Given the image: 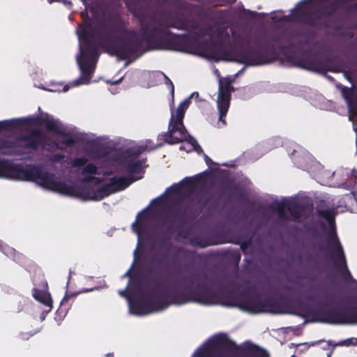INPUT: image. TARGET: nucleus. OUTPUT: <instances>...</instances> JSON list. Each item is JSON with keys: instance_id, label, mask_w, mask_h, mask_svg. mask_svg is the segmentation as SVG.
<instances>
[{"instance_id": "nucleus-1", "label": "nucleus", "mask_w": 357, "mask_h": 357, "mask_svg": "<svg viewBox=\"0 0 357 357\" xmlns=\"http://www.w3.org/2000/svg\"><path fill=\"white\" fill-rule=\"evenodd\" d=\"M128 21L119 12L106 13L96 26L89 17L84 20L77 29L79 39L84 43L83 47L80 46V56L77 58L81 75L70 85L64 86L63 91H68L70 86L90 82L99 57L93 38H96L98 47L105 52L123 59L142 49L143 40L139 38L137 31L128 29Z\"/></svg>"}, {"instance_id": "nucleus-2", "label": "nucleus", "mask_w": 357, "mask_h": 357, "mask_svg": "<svg viewBox=\"0 0 357 357\" xmlns=\"http://www.w3.org/2000/svg\"><path fill=\"white\" fill-rule=\"evenodd\" d=\"M130 13L137 19L141 40L149 50L188 52L202 38L196 31L199 22L183 13L156 10L149 12L139 1L126 2Z\"/></svg>"}, {"instance_id": "nucleus-3", "label": "nucleus", "mask_w": 357, "mask_h": 357, "mask_svg": "<svg viewBox=\"0 0 357 357\" xmlns=\"http://www.w3.org/2000/svg\"><path fill=\"white\" fill-rule=\"evenodd\" d=\"M35 181L44 190L79 199L83 202H98L112 193L123 190L137 180H27Z\"/></svg>"}, {"instance_id": "nucleus-4", "label": "nucleus", "mask_w": 357, "mask_h": 357, "mask_svg": "<svg viewBox=\"0 0 357 357\" xmlns=\"http://www.w3.org/2000/svg\"><path fill=\"white\" fill-rule=\"evenodd\" d=\"M178 282L183 286L184 303H197L205 305H220L239 308L240 293L235 295L231 290L215 293L212 287L214 280L205 271H177Z\"/></svg>"}, {"instance_id": "nucleus-5", "label": "nucleus", "mask_w": 357, "mask_h": 357, "mask_svg": "<svg viewBox=\"0 0 357 357\" xmlns=\"http://www.w3.org/2000/svg\"><path fill=\"white\" fill-rule=\"evenodd\" d=\"M177 271H181V270L176 269L173 273L167 271L165 279L159 277L154 280V285L152 288L153 291L156 289L162 287L169 279H174L172 284L169 285L168 289H164L162 292L157 294L155 298L151 294H146L142 287L138 286L137 291L141 298L139 300L130 302V312L136 315H144L163 310L172 305H185L183 286L179 284V282H176L178 281Z\"/></svg>"}, {"instance_id": "nucleus-6", "label": "nucleus", "mask_w": 357, "mask_h": 357, "mask_svg": "<svg viewBox=\"0 0 357 357\" xmlns=\"http://www.w3.org/2000/svg\"><path fill=\"white\" fill-rule=\"evenodd\" d=\"M168 209L172 212V224L168 225L160 238V247L169 244L174 233L177 239L189 240L195 248H205L213 245L210 234L202 229L197 231L194 224H191L197 218L193 211H188L187 208L172 209V207Z\"/></svg>"}, {"instance_id": "nucleus-7", "label": "nucleus", "mask_w": 357, "mask_h": 357, "mask_svg": "<svg viewBox=\"0 0 357 357\" xmlns=\"http://www.w3.org/2000/svg\"><path fill=\"white\" fill-rule=\"evenodd\" d=\"M208 180H181L179 183H174L166 189L165 192L160 197L153 199L151 202L152 210L159 211L155 215L157 218H162V225L169 222L172 224V212L169 211V207L172 209L187 208L188 211H192L188 206H181V204L186 199H190L197 192V181H207Z\"/></svg>"}, {"instance_id": "nucleus-8", "label": "nucleus", "mask_w": 357, "mask_h": 357, "mask_svg": "<svg viewBox=\"0 0 357 357\" xmlns=\"http://www.w3.org/2000/svg\"><path fill=\"white\" fill-rule=\"evenodd\" d=\"M188 102L185 100L180 103L176 112H172L171 119L168 125V131L162 132L158 136V141H163L168 144H176L185 142L186 144L180 146L179 149L190 152L192 151H202L201 146L197 140L187 131L183 119Z\"/></svg>"}, {"instance_id": "nucleus-9", "label": "nucleus", "mask_w": 357, "mask_h": 357, "mask_svg": "<svg viewBox=\"0 0 357 357\" xmlns=\"http://www.w3.org/2000/svg\"><path fill=\"white\" fill-rule=\"evenodd\" d=\"M224 350L231 355L237 356L240 353L250 354L255 357H269L268 353L257 344L250 343L241 348L227 335L220 334L214 337L209 344L200 351L195 357H212L217 351L218 357H221L220 351Z\"/></svg>"}, {"instance_id": "nucleus-10", "label": "nucleus", "mask_w": 357, "mask_h": 357, "mask_svg": "<svg viewBox=\"0 0 357 357\" xmlns=\"http://www.w3.org/2000/svg\"><path fill=\"white\" fill-rule=\"evenodd\" d=\"M317 213L319 216L324 218L328 222L331 230L328 234V247L332 248L335 258L333 264L337 270H338L344 278H351V273L347 264L346 257L344 253L342 246L339 241L335 230V215L337 211L334 208L317 209Z\"/></svg>"}, {"instance_id": "nucleus-11", "label": "nucleus", "mask_w": 357, "mask_h": 357, "mask_svg": "<svg viewBox=\"0 0 357 357\" xmlns=\"http://www.w3.org/2000/svg\"><path fill=\"white\" fill-rule=\"evenodd\" d=\"M284 299V297L279 299L273 297L262 298L259 293L248 289L240 292L239 309L255 314L264 312L279 313L281 310L280 301Z\"/></svg>"}, {"instance_id": "nucleus-12", "label": "nucleus", "mask_w": 357, "mask_h": 357, "mask_svg": "<svg viewBox=\"0 0 357 357\" xmlns=\"http://www.w3.org/2000/svg\"><path fill=\"white\" fill-rule=\"evenodd\" d=\"M255 45L257 47L256 49L242 46L236 48L234 52V61L245 66H255L270 63L276 59L277 53L274 47L272 50L264 48L260 45L259 39L255 40Z\"/></svg>"}, {"instance_id": "nucleus-13", "label": "nucleus", "mask_w": 357, "mask_h": 357, "mask_svg": "<svg viewBox=\"0 0 357 357\" xmlns=\"http://www.w3.org/2000/svg\"><path fill=\"white\" fill-rule=\"evenodd\" d=\"M307 312L313 317V321L331 324H353V305H337L331 308L319 307Z\"/></svg>"}, {"instance_id": "nucleus-14", "label": "nucleus", "mask_w": 357, "mask_h": 357, "mask_svg": "<svg viewBox=\"0 0 357 357\" xmlns=\"http://www.w3.org/2000/svg\"><path fill=\"white\" fill-rule=\"evenodd\" d=\"M291 158L297 167L307 172L311 175L328 178L335 176L334 171L325 169L324 165L306 150L302 149H294L291 154Z\"/></svg>"}, {"instance_id": "nucleus-15", "label": "nucleus", "mask_w": 357, "mask_h": 357, "mask_svg": "<svg viewBox=\"0 0 357 357\" xmlns=\"http://www.w3.org/2000/svg\"><path fill=\"white\" fill-rule=\"evenodd\" d=\"M7 122L8 126L6 128H0L1 130H12L21 127H24L29 123H31L38 126H45V128L49 132H54L56 130V126L59 124L60 121L48 115L46 116H37L32 119H13L10 120H4L0 121Z\"/></svg>"}, {"instance_id": "nucleus-16", "label": "nucleus", "mask_w": 357, "mask_h": 357, "mask_svg": "<svg viewBox=\"0 0 357 357\" xmlns=\"http://www.w3.org/2000/svg\"><path fill=\"white\" fill-rule=\"evenodd\" d=\"M296 17L303 24L317 29L328 27L327 16L321 9L309 8L307 5L301 6L296 14Z\"/></svg>"}, {"instance_id": "nucleus-17", "label": "nucleus", "mask_w": 357, "mask_h": 357, "mask_svg": "<svg viewBox=\"0 0 357 357\" xmlns=\"http://www.w3.org/2000/svg\"><path fill=\"white\" fill-rule=\"evenodd\" d=\"M92 152L97 157H108L112 165L121 167L123 169L128 160L130 157H135L132 147L125 150H119L111 153V149L108 146H99L96 147Z\"/></svg>"}, {"instance_id": "nucleus-18", "label": "nucleus", "mask_w": 357, "mask_h": 357, "mask_svg": "<svg viewBox=\"0 0 357 357\" xmlns=\"http://www.w3.org/2000/svg\"><path fill=\"white\" fill-rule=\"evenodd\" d=\"M227 169H221L219 167H210L208 169L191 176H185L183 178H243L241 172H238L235 165L227 166Z\"/></svg>"}, {"instance_id": "nucleus-19", "label": "nucleus", "mask_w": 357, "mask_h": 357, "mask_svg": "<svg viewBox=\"0 0 357 357\" xmlns=\"http://www.w3.org/2000/svg\"><path fill=\"white\" fill-rule=\"evenodd\" d=\"M138 158L132 156L126 163L123 171L128 177L114 176L111 178H142L149 165L146 158L142 159H138Z\"/></svg>"}, {"instance_id": "nucleus-20", "label": "nucleus", "mask_w": 357, "mask_h": 357, "mask_svg": "<svg viewBox=\"0 0 357 357\" xmlns=\"http://www.w3.org/2000/svg\"><path fill=\"white\" fill-rule=\"evenodd\" d=\"M234 87L229 82L225 84H220L219 87L218 109L219 112V122L222 126H226V116L230 106L231 93Z\"/></svg>"}, {"instance_id": "nucleus-21", "label": "nucleus", "mask_w": 357, "mask_h": 357, "mask_svg": "<svg viewBox=\"0 0 357 357\" xmlns=\"http://www.w3.org/2000/svg\"><path fill=\"white\" fill-rule=\"evenodd\" d=\"M47 137L43 131L38 128H33L26 135L20 136L17 142H24V148L37 151L40 146H45Z\"/></svg>"}, {"instance_id": "nucleus-22", "label": "nucleus", "mask_w": 357, "mask_h": 357, "mask_svg": "<svg viewBox=\"0 0 357 357\" xmlns=\"http://www.w3.org/2000/svg\"><path fill=\"white\" fill-rule=\"evenodd\" d=\"M39 286L42 288V289L33 288L32 289V296L36 301L41 303L46 307H48V310L44 311V312L47 314L52 310L53 303L51 295L47 291V282L45 280H43Z\"/></svg>"}, {"instance_id": "nucleus-23", "label": "nucleus", "mask_w": 357, "mask_h": 357, "mask_svg": "<svg viewBox=\"0 0 357 357\" xmlns=\"http://www.w3.org/2000/svg\"><path fill=\"white\" fill-rule=\"evenodd\" d=\"M211 199V190L207 188L204 183L200 184V181H197V188L194 199L202 206L206 207Z\"/></svg>"}, {"instance_id": "nucleus-24", "label": "nucleus", "mask_w": 357, "mask_h": 357, "mask_svg": "<svg viewBox=\"0 0 357 357\" xmlns=\"http://www.w3.org/2000/svg\"><path fill=\"white\" fill-rule=\"evenodd\" d=\"M308 68L314 70L317 72L330 71L333 73H339L338 67L333 66L331 60L325 61L320 60H314L307 62Z\"/></svg>"}, {"instance_id": "nucleus-25", "label": "nucleus", "mask_w": 357, "mask_h": 357, "mask_svg": "<svg viewBox=\"0 0 357 357\" xmlns=\"http://www.w3.org/2000/svg\"><path fill=\"white\" fill-rule=\"evenodd\" d=\"M163 143H160L158 144H154L153 142L150 139L146 140L144 142L137 144L135 146H131L133 152L135 153V157H139L142 153L145 152H150L162 146Z\"/></svg>"}, {"instance_id": "nucleus-26", "label": "nucleus", "mask_w": 357, "mask_h": 357, "mask_svg": "<svg viewBox=\"0 0 357 357\" xmlns=\"http://www.w3.org/2000/svg\"><path fill=\"white\" fill-rule=\"evenodd\" d=\"M149 218V212L147 208L139 212L137 217V222L133 224L135 231L139 235L147 230L146 221Z\"/></svg>"}, {"instance_id": "nucleus-27", "label": "nucleus", "mask_w": 357, "mask_h": 357, "mask_svg": "<svg viewBox=\"0 0 357 357\" xmlns=\"http://www.w3.org/2000/svg\"><path fill=\"white\" fill-rule=\"evenodd\" d=\"M56 128V130L54 131L53 132L64 137L63 140L61 142L62 144L66 145V146L68 147H72L75 146V144L77 142V140L75 139V137H73L71 135L70 132H66L62 128V125L61 122L59 123V124H58Z\"/></svg>"}, {"instance_id": "nucleus-28", "label": "nucleus", "mask_w": 357, "mask_h": 357, "mask_svg": "<svg viewBox=\"0 0 357 357\" xmlns=\"http://www.w3.org/2000/svg\"><path fill=\"white\" fill-rule=\"evenodd\" d=\"M17 172V165L6 160H0V176L8 177Z\"/></svg>"}, {"instance_id": "nucleus-29", "label": "nucleus", "mask_w": 357, "mask_h": 357, "mask_svg": "<svg viewBox=\"0 0 357 357\" xmlns=\"http://www.w3.org/2000/svg\"><path fill=\"white\" fill-rule=\"evenodd\" d=\"M286 208L294 220H297L301 217V206L296 200H287Z\"/></svg>"}, {"instance_id": "nucleus-30", "label": "nucleus", "mask_w": 357, "mask_h": 357, "mask_svg": "<svg viewBox=\"0 0 357 357\" xmlns=\"http://www.w3.org/2000/svg\"><path fill=\"white\" fill-rule=\"evenodd\" d=\"M210 240L213 243V245H217L220 244H225L227 243H231L232 241L222 231H216L210 234Z\"/></svg>"}, {"instance_id": "nucleus-31", "label": "nucleus", "mask_w": 357, "mask_h": 357, "mask_svg": "<svg viewBox=\"0 0 357 357\" xmlns=\"http://www.w3.org/2000/svg\"><path fill=\"white\" fill-rule=\"evenodd\" d=\"M270 208L275 212H277L280 217L282 218H285V210L286 208V201L280 202H274L271 206Z\"/></svg>"}, {"instance_id": "nucleus-32", "label": "nucleus", "mask_w": 357, "mask_h": 357, "mask_svg": "<svg viewBox=\"0 0 357 357\" xmlns=\"http://www.w3.org/2000/svg\"><path fill=\"white\" fill-rule=\"evenodd\" d=\"M357 180H346V182L342 183V188L351 190L355 199L357 200V188L354 190V187L357 185Z\"/></svg>"}, {"instance_id": "nucleus-33", "label": "nucleus", "mask_w": 357, "mask_h": 357, "mask_svg": "<svg viewBox=\"0 0 357 357\" xmlns=\"http://www.w3.org/2000/svg\"><path fill=\"white\" fill-rule=\"evenodd\" d=\"M231 243H234V244H236V245H240V248L242 250V252L244 254H246L247 253V250L248 249V248L252 243V239L251 237H250V238H247L246 240H244V241H240V240L232 241Z\"/></svg>"}, {"instance_id": "nucleus-34", "label": "nucleus", "mask_w": 357, "mask_h": 357, "mask_svg": "<svg viewBox=\"0 0 357 357\" xmlns=\"http://www.w3.org/2000/svg\"><path fill=\"white\" fill-rule=\"evenodd\" d=\"M18 147L17 142L9 141L0 138V151L4 149H16Z\"/></svg>"}, {"instance_id": "nucleus-35", "label": "nucleus", "mask_w": 357, "mask_h": 357, "mask_svg": "<svg viewBox=\"0 0 357 357\" xmlns=\"http://www.w3.org/2000/svg\"><path fill=\"white\" fill-rule=\"evenodd\" d=\"M342 93L343 97L347 100V102L348 103V106H349V101L353 100V98L354 97V96L353 95V91H352L351 89L344 86L342 89Z\"/></svg>"}, {"instance_id": "nucleus-36", "label": "nucleus", "mask_w": 357, "mask_h": 357, "mask_svg": "<svg viewBox=\"0 0 357 357\" xmlns=\"http://www.w3.org/2000/svg\"><path fill=\"white\" fill-rule=\"evenodd\" d=\"M83 172L90 175H95L98 173V169L96 165L93 163L86 164Z\"/></svg>"}, {"instance_id": "nucleus-37", "label": "nucleus", "mask_w": 357, "mask_h": 357, "mask_svg": "<svg viewBox=\"0 0 357 357\" xmlns=\"http://www.w3.org/2000/svg\"><path fill=\"white\" fill-rule=\"evenodd\" d=\"M87 162V159L84 157L75 158L73 160V165L75 167H82L85 166Z\"/></svg>"}, {"instance_id": "nucleus-38", "label": "nucleus", "mask_w": 357, "mask_h": 357, "mask_svg": "<svg viewBox=\"0 0 357 357\" xmlns=\"http://www.w3.org/2000/svg\"><path fill=\"white\" fill-rule=\"evenodd\" d=\"M197 30V32L200 34V36L202 37H204L206 35H207L209 32L211 31V27L210 26H203V27L199 26V29Z\"/></svg>"}, {"instance_id": "nucleus-39", "label": "nucleus", "mask_w": 357, "mask_h": 357, "mask_svg": "<svg viewBox=\"0 0 357 357\" xmlns=\"http://www.w3.org/2000/svg\"><path fill=\"white\" fill-rule=\"evenodd\" d=\"M230 257L234 262H235L236 264H238L241 257L238 250L232 251L230 254Z\"/></svg>"}, {"instance_id": "nucleus-40", "label": "nucleus", "mask_w": 357, "mask_h": 357, "mask_svg": "<svg viewBox=\"0 0 357 357\" xmlns=\"http://www.w3.org/2000/svg\"><path fill=\"white\" fill-rule=\"evenodd\" d=\"M343 346H351V345H357V339L354 338H348L344 341H342L340 344Z\"/></svg>"}, {"instance_id": "nucleus-41", "label": "nucleus", "mask_w": 357, "mask_h": 357, "mask_svg": "<svg viewBox=\"0 0 357 357\" xmlns=\"http://www.w3.org/2000/svg\"><path fill=\"white\" fill-rule=\"evenodd\" d=\"M164 76H165V84H166V85L169 88H170L172 94L174 95V84H173L172 82L170 80V79L167 75H165Z\"/></svg>"}, {"instance_id": "nucleus-42", "label": "nucleus", "mask_w": 357, "mask_h": 357, "mask_svg": "<svg viewBox=\"0 0 357 357\" xmlns=\"http://www.w3.org/2000/svg\"><path fill=\"white\" fill-rule=\"evenodd\" d=\"M164 259H165V256L164 255L161 258L158 259H156V257L154 256L153 257V259H152V261L153 262L155 261V264L157 265V266L158 268H160V267H161L163 265Z\"/></svg>"}, {"instance_id": "nucleus-43", "label": "nucleus", "mask_w": 357, "mask_h": 357, "mask_svg": "<svg viewBox=\"0 0 357 357\" xmlns=\"http://www.w3.org/2000/svg\"><path fill=\"white\" fill-rule=\"evenodd\" d=\"M353 324H357V305H353Z\"/></svg>"}, {"instance_id": "nucleus-44", "label": "nucleus", "mask_w": 357, "mask_h": 357, "mask_svg": "<svg viewBox=\"0 0 357 357\" xmlns=\"http://www.w3.org/2000/svg\"><path fill=\"white\" fill-rule=\"evenodd\" d=\"M282 39L281 34H276L271 36V40L273 41L274 43H279Z\"/></svg>"}, {"instance_id": "nucleus-45", "label": "nucleus", "mask_w": 357, "mask_h": 357, "mask_svg": "<svg viewBox=\"0 0 357 357\" xmlns=\"http://www.w3.org/2000/svg\"><path fill=\"white\" fill-rule=\"evenodd\" d=\"M205 161L208 165H218V164L213 162L212 161V160L210 158H208L206 155H205Z\"/></svg>"}, {"instance_id": "nucleus-46", "label": "nucleus", "mask_w": 357, "mask_h": 357, "mask_svg": "<svg viewBox=\"0 0 357 357\" xmlns=\"http://www.w3.org/2000/svg\"><path fill=\"white\" fill-rule=\"evenodd\" d=\"M351 178H357V170L354 169L351 172Z\"/></svg>"}, {"instance_id": "nucleus-47", "label": "nucleus", "mask_w": 357, "mask_h": 357, "mask_svg": "<svg viewBox=\"0 0 357 357\" xmlns=\"http://www.w3.org/2000/svg\"><path fill=\"white\" fill-rule=\"evenodd\" d=\"M128 288V286L124 290L120 291L119 294L122 296H126Z\"/></svg>"}, {"instance_id": "nucleus-48", "label": "nucleus", "mask_w": 357, "mask_h": 357, "mask_svg": "<svg viewBox=\"0 0 357 357\" xmlns=\"http://www.w3.org/2000/svg\"><path fill=\"white\" fill-rule=\"evenodd\" d=\"M24 178H26V179H28V178H31V177L28 176H26ZM35 178H49L47 176H38V177H36Z\"/></svg>"}, {"instance_id": "nucleus-49", "label": "nucleus", "mask_w": 357, "mask_h": 357, "mask_svg": "<svg viewBox=\"0 0 357 357\" xmlns=\"http://www.w3.org/2000/svg\"><path fill=\"white\" fill-rule=\"evenodd\" d=\"M7 126H8V123L7 122L0 123V128H6Z\"/></svg>"}, {"instance_id": "nucleus-50", "label": "nucleus", "mask_w": 357, "mask_h": 357, "mask_svg": "<svg viewBox=\"0 0 357 357\" xmlns=\"http://www.w3.org/2000/svg\"><path fill=\"white\" fill-rule=\"evenodd\" d=\"M249 13H250V16H252V17H255L257 14V13L255 11H249Z\"/></svg>"}, {"instance_id": "nucleus-51", "label": "nucleus", "mask_w": 357, "mask_h": 357, "mask_svg": "<svg viewBox=\"0 0 357 357\" xmlns=\"http://www.w3.org/2000/svg\"><path fill=\"white\" fill-rule=\"evenodd\" d=\"M278 47L280 50H285L286 49V47L284 45H281Z\"/></svg>"}, {"instance_id": "nucleus-52", "label": "nucleus", "mask_w": 357, "mask_h": 357, "mask_svg": "<svg viewBox=\"0 0 357 357\" xmlns=\"http://www.w3.org/2000/svg\"><path fill=\"white\" fill-rule=\"evenodd\" d=\"M215 45H218V46H221V47L222 46V42H216V43H215Z\"/></svg>"}, {"instance_id": "nucleus-53", "label": "nucleus", "mask_w": 357, "mask_h": 357, "mask_svg": "<svg viewBox=\"0 0 357 357\" xmlns=\"http://www.w3.org/2000/svg\"><path fill=\"white\" fill-rule=\"evenodd\" d=\"M224 12H225V10H220L218 11V14L220 15L222 14Z\"/></svg>"}, {"instance_id": "nucleus-54", "label": "nucleus", "mask_w": 357, "mask_h": 357, "mask_svg": "<svg viewBox=\"0 0 357 357\" xmlns=\"http://www.w3.org/2000/svg\"><path fill=\"white\" fill-rule=\"evenodd\" d=\"M106 357H114V354H107Z\"/></svg>"}, {"instance_id": "nucleus-55", "label": "nucleus", "mask_w": 357, "mask_h": 357, "mask_svg": "<svg viewBox=\"0 0 357 357\" xmlns=\"http://www.w3.org/2000/svg\"><path fill=\"white\" fill-rule=\"evenodd\" d=\"M284 289L287 291H290L291 289V288L289 286L285 287Z\"/></svg>"}, {"instance_id": "nucleus-56", "label": "nucleus", "mask_w": 357, "mask_h": 357, "mask_svg": "<svg viewBox=\"0 0 357 357\" xmlns=\"http://www.w3.org/2000/svg\"><path fill=\"white\" fill-rule=\"evenodd\" d=\"M86 178H91V179H93V178H98V177H95V176H89V177H86Z\"/></svg>"}, {"instance_id": "nucleus-57", "label": "nucleus", "mask_w": 357, "mask_h": 357, "mask_svg": "<svg viewBox=\"0 0 357 357\" xmlns=\"http://www.w3.org/2000/svg\"><path fill=\"white\" fill-rule=\"evenodd\" d=\"M244 68L241 69V70L238 71V74L239 73H243V71Z\"/></svg>"}, {"instance_id": "nucleus-58", "label": "nucleus", "mask_w": 357, "mask_h": 357, "mask_svg": "<svg viewBox=\"0 0 357 357\" xmlns=\"http://www.w3.org/2000/svg\"><path fill=\"white\" fill-rule=\"evenodd\" d=\"M250 204L252 206H254V203H253L252 202H250Z\"/></svg>"}, {"instance_id": "nucleus-59", "label": "nucleus", "mask_w": 357, "mask_h": 357, "mask_svg": "<svg viewBox=\"0 0 357 357\" xmlns=\"http://www.w3.org/2000/svg\"><path fill=\"white\" fill-rule=\"evenodd\" d=\"M155 270H154V269H151V273H155Z\"/></svg>"}, {"instance_id": "nucleus-60", "label": "nucleus", "mask_w": 357, "mask_h": 357, "mask_svg": "<svg viewBox=\"0 0 357 357\" xmlns=\"http://www.w3.org/2000/svg\"><path fill=\"white\" fill-rule=\"evenodd\" d=\"M181 8H186V7H185V6H181Z\"/></svg>"}, {"instance_id": "nucleus-61", "label": "nucleus", "mask_w": 357, "mask_h": 357, "mask_svg": "<svg viewBox=\"0 0 357 357\" xmlns=\"http://www.w3.org/2000/svg\"><path fill=\"white\" fill-rule=\"evenodd\" d=\"M162 3L166 2V0H160Z\"/></svg>"}]
</instances>
